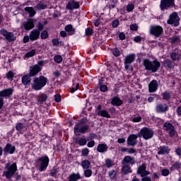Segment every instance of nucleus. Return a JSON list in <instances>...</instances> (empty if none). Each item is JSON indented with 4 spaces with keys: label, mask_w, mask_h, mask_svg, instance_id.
<instances>
[{
    "label": "nucleus",
    "mask_w": 181,
    "mask_h": 181,
    "mask_svg": "<svg viewBox=\"0 0 181 181\" xmlns=\"http://www.w3.org/2000/svg\"><path fill=\"white\" fill-rule=\"evenodd\" d=\"M46 84H47V78L44 76H40L39 77L34 78L31 87L35 91H40Z\"/></svg>",
    "instance_id": "1"
},
{
    "label": "nucleus",
    "mask_w": 181,
    "mask_h": 181,
    "mask_svg": "<svg viewBox=\"0 0 181 181\" xmlns=\"http://www.w3.org/2000/svg\"><path fill=\"white\" fill-rule=\"evenodd\" d=\"M17 170H18V165H16V163H13V164L8 163L6 164V166L4 168V170L3 172V176L8 179V180H11V179L13 177V175H15V173H16Z\"/></svg>",
    "instance_id": "2"
},
{
    "label": "nucleus",
    "mask_w": 181,
    "mask_h": 181,
    "mask_svg": "<svg viewBox=\"0 0 181 181\" xmlns=\"http://www.w3.org/2000/svg\"><path fill=\"white\" fill-rule=\"evenodd\" d=\"M144 66L146 70L152 71V73H156L159 70V67H160V62L158 60L151 61L149 59H144Z\"/></svg>",
    "instance_id": "3"
},
{
    "label": "nucleus",
    "mask_w": 181,
    "mask_h": 181,
    "mask_svg": "<svg viewBox=\"0 0 181 181\" xmlns=\"http://www.w3.org/2000/svg\"><path fill=\"white\" fill-rule=\"evenodd\" d=\"M83 121H84V119H83L80 122L76 123L74 127V132L76 136L80 135V134H86L90 128L88 125L84 124Z\"/></svg>",
    "instance_id": "4"
},
{
    "label": "nucleus",
    "mask_w": 181,
    "mask_h": 181,
    "mask_svg": "<svg viewBox=\"0 0 181 181\" xmlns=\"http://www.w3.org/2000/svg\"><path fill=\"white\" fill-rule=\"evenodd\" d=\"M49 157L47 156H42L37 160V168L39 172H43L46 170L47 166H49Z\"/></svg>",
    "instance_id": "5"
},
{
    "label": "nucleus",
    "mask_w": 181,
    "mask_h": 181,
    "mask_svg": "<svg viewBox=\"0 0 181 181\" xmlns=\"http://www.w3.org/2000/svg\"><path fill=\"white\" fill-rule=\"evenodd\" d=\"M153 130L148 127H143L141 129L140 132L139 133V136H142L144 139L148 141V139H151L153 138Z\"/></svg>",
    "instance_id": "6"
},
{
    "label": "nucleus",
    "mask_w": 181,
    "mask_h": 181,
    "mask_svg": "<svg viewBox=\"0 0 181 181\" xmlns=\"http://www.w3.org/2000/svg\"><path fill=\"white\" fill-rule=\"evenodd\" d=\"M163 127L164 131H165V132L168 134L171 138L176 135V129H175V126H173L172 123L167 122L164 123Z\"/></svg>",
    "instance_id": "7"
},
{
    "label": "nucleus",
    "mask_w": 181,
    "mask_h": 181,
    "mask_svg": "<svg viewBox=\"0 0 181 181\" xmlns=\"http://www.w3.org/2000/svg\"><path fill=\"white\" fill-rule=\"evenodd\" d=\"M163 33V28L160 25H151L150 34L156 37H159Z\"/></svg>",
    "instance_id": "8"
},
{
    "label": "nucleus",
    "mask_w": 181,
    "mask_h": 181,
    "mask_svg": "<svg viewBox=\"0 0 181 181\" xmlns=\"http://www.w3.org/2000/svg\"><path fill=\"white\" fill-rule=\"evenodd\" d=\"M175 5V0H161L160 8L161 11H166Z\"/></svg>",
    "instance_id": "9"
},
{
    "label": "nucleus",
    "mask_w": 181,
    "mask_h": 181,
    "mask_svg": "<svg viewBox=\"0 0 181 181\" xmlns=\"http://www.w3.org/2000/svg\"><path fill=\"white\" fill-rule=\"evenodd\" d=\"M180 19L177 16V13H173L170 15V18L168 21V25H173V26H179V22Z\"/></svg>",
    "instance_id": "10"
},
{
    "label": "nucleus",
    "mask_w": 181,
    "mask_h": 181,
    "mask_svg": "<svg viewBox=\"0 0 181 181\" xmlns=\"http://www.w3.org/2000/svg\"><path fill=\"white\" fill-rule=\"evenodd\" d=\"M78 8H80V1L76 0H70L66 6V9L70 11V12L74 11V9H78Z\"/></svg>",
    "instance_id": "11"
},
{
    "label": "nucleus",
    "mask_w": 181,
    "mask_h": 181,
    "mask_svg": "<svg viewBox=\"0 0 181 181\" xmlns=\"http://www.w3.org/2000/svg\"><path fill=\"white\" fill-rule=\"evenodd\" d=\"M136 57V56L135 54H129V55L126 56L124 59V67L126 70H128V69H129L130 64L135 62Z\"/></svg>",
    "instance_id": "12"
},
{
    "label": "nucleus",
    "mask_w": 181,
    "mask_h": 181,
    "mask_svg": "<svg viewBox=\"0 0 181 181\" xmlns=\"http://www.w3.org/2000/svg\"><path fill=\"white\" fill-rule=\"evenodd\" d=\"M0 33H1L2 36L5 37L8 42H13L15 39V35L13 33L8 32V30H5L4 28L0 30Z\"/></svg>",
    "instance_id": "13"
},
{
    "label": "nucleus",
    "mask_w": 181,
    "mask_h": 181,
    "mask_svg": "<svg viewBox=\"0 0 181 181\" xmlns=\"http://www.w3.org/2000/svg\"><path fill=\"white\" fill-rule=\"evenodd\" d=\"M156 111L158 114H163V112L169 111V106L166 103H158L156 106Z\"/></svg>",
    "instance_id": "14"
},
{
    "label": "nucleus",
    "mask_w": 181,
    "mask_h": 181,
    "mask_svg": "<svg viewBox=\"0 0 181 181\" xmlns=\"http://www.w3.org/2000/svg\"><path fill=\"white\" fill-rule=\"evenodd\" d=\"M136 163V160L135 158L132 157L130 156H126L123 158L122 161V165H131V166H134Z\"/></svg>",
    "instance_id": "15"
},
{
    "label": "nucleus",
    "mask_w": 181,
    "mask_h": 181,
    "mask_svg": "<svg viewBox=\"0 0 181 181\" xmlns=\"http://www.w3.org/2000/svg\"><path fill=\"white\" fill-rule=\"evenodd\" d=\"M138 136H139V134H131L127 138V145L129 146H135L136 144H138Z\"/></svg>",
    "instance_id": "16"
},
{
    "label": "nucleus",
    "mask_w": 181,
    "mask_h": 181,
    "mask_svg": "<svg viewBox=\"0 0 181 181\" xmlns=\"http://www.w3.org/2000/svg\"><path fill=\"white\" fill-rule=\"evenodd\" d=\"M15 151H16V147H15V146H12L11 144H7L4 148V155H13Z\"/></svg>",
    "instance_id": "17"
},
{
    "label": "nucleus",
    "mask_w": 181,
    "mask_h": 181,
    "mask_svg": "<svg viewBox=\"0 0 181 181\" xmlns=\"http://www.w3.org/2000/svg\"><path fill=\"white\" fill-rule=\"evenodd\" d=\"M137 173L141 175V177H144L148 176L151 173L146 170V164H142L138 168Z\"/></svg>",
    "instance_id": "18"
},
{
    "label": "nucleus",
    "mask_w": 181,
    "mask_h": 181,
    "mask_svg": "<svg viewBox=\"0 0 181 181\" xmlns=\"http://www.w3.org/2000/svg\"><path fill=\"white\" fill-rule=\"evenodd\" d=\"M41 71L42 68L40 65L36 64L30 66L29 76L30 77H35V76H36V74H37Z\"/></svg>",
    "instance_id": "19"
},
{
    "label": "nucleus",
    "mask_w": 181,
    "mask_h": 181,
    "mask_svg": "<svg viewBox=\"0 0 181 181\" xmlns=\"http://www.w3.org/2000/svg\"><path fill=\"white\" fill-rule=\"evenodd\" d=\"M13 94V88H9L7 89H4L0 91V98H6L8 97H11Z\"/></svg>",
    "instance_id": "20"
},
{
    "label": "nucleus",
    "mask_w": 181,
    "mask_h": 181,
    "mask_svg": "<svg viewBox=\"0 0 181 181\" xmlns=\"http://www.w3.org/2000/svg\"><path fill=\"white\" fill-rule=\"evenodd\" d=\"M23 26L25 30H30V29H33V28H35V21L30 18L23 23Z\"/></svg>",
    "instance_id": "21"
},
{
    "label": "nucleus",
    "mask_w": 181,
    "mask_h": 181,
    "mask_svg": "<svg viewBox=\"0 0 181 181\" xmlns=\"http://www.w3.org/2000/svg\"><path fill=\"white\" fill-rule=\"evenodd\" d=\"M158 81L156 80H153L148 84V91L149 93H155L158 90Z\"/></svg>",
    "instance_id": "22"
},
{
    "label": "nucleus",
    "mask_w": 181,
    "mask_h": 181,
    "mask_svg": "<svg viewBox=\"0 0 181 181\" xmlns=\"http://www.w3.org/2000/svg\"><path fill=\"white\" fill-rule=\"evenodd\" d=\"M30 40L33 42L35 40H37L39 39V36H40V31L37 30H33L30 33Z\"/></svg>",
    "instance_id": "23"
},
{
    "label": "nucleus",
    "mask_w": 181,
    "mask_h": 181,
    "mask_svg": "<svg viewBox=\"0 0 181 181\" xmlns=\"http://www.w3.org/2000/svg\"><path fill=\"white\" fill-rule=\"evenodd\" d=\"M170 152L169 147L165 146H161L158 148V155H166Z\"/></svg>",
    "instance_id": "24"
},
{
    "label": "nucleus",
    "mask_w": 181,
    "mask_h": 181,
    "mask_svg": "<svg viewBox=\"0 0 181 181\" xmlns=\"http://www.w3.org/2000/svg\"><path fill=\"white\" fill-rule=\"evenodd\" d=\"M97 151L100 152V153H105V152L108 151V146L105 143L100 144L97 147Z\"/></svg>",
    "instance_id": "25"
},
{
    "label": "nucleus",
    "mask_w": 181,
    "mask_h": 181,
    "mask_svg": "<svg viewBox=\"0 0 181 181\" xmlns=\"http://www.w3.org/2000/svg\"><path fill=\"white\" fill-rule=\"evenodd\" d=\"M80 179H81V175H80V173H73L68 177L69 181H77V180H80Z\"/></svg>",
    "instance_id": "26"
},
{
    "label": "nucleus",
    "mask_w": 181,
    "mask_h": 181,
    "mask_svg": "<svg viewBox=\"0 0 181 181\" xmlns=\"http://www.w3.org/2000/svg\"><path fill=\"white\" fill-rule=\"evenodd\" d=\"M30 75H24L22 78H21V81L22 83L23 84V86H25V87L28 86H30Z\"/></svg>",
    "instance_id": "27"
},
{
    "label": "nucleus",
    "mask_w": 181,
    "mask_h": 181,
    "mask_svg": "<svg viewBox=\"0 0 181 181\" xmlns=\"http://www.w3.org/2000/svg\"><path fill=\"white\" fill-rule=\"evenodd\" d=\"M122 171L124 175L132 173V169H131L129 164H122Z\"/></svg>",
    "instance_id": "28"
},
{
    "label": "nucleus",
    "mask_w": 181,
    "mask_h": 181,
    "mask_svg": "<svg viewBox=\"0 0 181 181\" xmlns=\"http://www.w3.org/2000/svg\"><path fill=\"white\" fill-rule=\"evenodd\" d=\"M65 30L67 32L68 35L70 36L74 35L76 33V28H73L71 24H69L65 27Z\"/></svg>",
    "instance_id": "29"
},
{
    "label": "nucleus",
    "mask_w": 181,
    "mask_h": 181,
    "mask_svg": "<svg viewBox=\"0 0 181 181\" xmlns=\"http://www.w3.org/2000/svg\"><path fill=\"white\" fill-rule=\"evenodd\" d=\"M16 129L18 132L23 134V132H25V131L26 130V127L25 126V124H22V122H19L16 124Z\"/></svg>",
    "instance_id": "30"
},
{
    "label": "nucleus",
    "mask_w": 181,
    "mask_h": 181,
    "mask_svg": "<svg viewBox=\"0 0 181 181\" xmlns=\"http://www.w3.org/2000/svg\"><path fill=\"white\" fill-rule=\"evenodd\" d=\"M112 105H116V107H119V105H122V100L119 99V97H114L111 101Z\"/></svg>",
    "instance_id": "31"
},
{
    "label": "nucleus",
    "mask_w": 181,
    "mask_h": 181,
    "mask_svg": "<svg viewBox=\"0 0 181 181\" xmlns=\"http://www.w3.org/2000/svg\"><path fill=\"white\" fill-rule=\"evenodd\" d=\"M97 114L100 117H103L104 118H111V116L110 115V113H108V111L107 110H99L97 111Z\"/></svg>",
    "instance_id": "32"
},
{
    "label": "nucleus",
    "mask_w": 181,
    "mask_h": 181,
    "mask_svg": "<svg viewBox=\"0 0 181 181\" xmlns=\"http://www.w3.org/2000/svg\"><path fill=\"white\" fill-rule=\"evenodd\" d=\"M24 11L29 13V16L30 18H33V16H35V15H36V11H35V8H33V7H25L24 8Z\"/></svg>",
    "instance_id": "33"
},
{
    "label": "nucleus",
    "mask_w": 181,
    "mask_h": 181,
    "mask_svg": "<svg viewBox=\"0 0 181 181\" xmlns=\"http://www.w3.org/2000/svg\"><path fill=\"white\" fill-rule=\"evenodd\" d=\"M163 100H165V101H168V100H170V98L172 97V93L169 91H165L162 93Z\"/></svg>",
    "instance_id": "34"
},
{
    "label": "nucleus",
    "mask_w": 181,
    "mask_h": 181,
    "mask_svg": "<svg viewBox=\"0 0 181 181\" xmlns=\"http://www.w3.org/2000/svg\"><path fill=\"white\" fill-rule=\"evenodd\" d=\"M76 144H79V146H85L87 145V139L84 138H80L76 140Z\"/></svg>",
    "instance_id": "35"
},
{
    "label": "nucleus",
    "mask_w": 181,
    "mask_h": 181,
    "mask_svg": "<svg viewBox=\"0 0 181 181\" xmlns=\"http://www.w3.org/2000/svg\"><path fill=\"white\" fill-rule=\"evenodd\" d=\"M81 166H82L83 169H88V168H90V166H91V163H90V161H88V160H85L81 162Z\"/></svg>",
    "instance_id": "36"
},
{
    "label": "nucleus",
    "mask_w": 181,
    "mask_h": 181,
    "mask_svg": "<svg viewBox=\"0 0 181 181\" xmlns=\"http://www.w3.org/2000/svg\"><path fill=\"white\" fill-rule=\"evenodd\" d=\"M170 57L172 60H173L174 62H176V60H179L180 59V54L177 52H172L170 54Z\"/></svg>",
    "instance_id": "37"
},
{
    "label": "nucleus",
    "mask_w": 181,
    "mask_h": 181,
    "mask_svg": "<svg viewBox=\"0 0 181 181\" xmlns=\"http://www.w3.org/2000/svg\"><path fill=\"white\" fill-rule=\"evenodd\" d=\"M108 175H109V177L112 179V180H117V171L115 170L110 171Z\"/></svg>",
    "instance_id": "38"
},
{
    "label": "nucleus",
    "mask_w": 181,
    "mask_h": 181,
    "mask_svg": "<svg viewBox=\"0 0 181 181\" xmlns=\"http://www.w3.org/2000/svg\"><path fill=\"white\" fill-rule=\"evenodd\" d=\"M36 54V49H32L31 51L28 52L25 54V57H26L27 59H29V57H33V56Z\"/></svg>",
    "instance_id": "39"
},
{
    "label": "nucleus",
    "mask_w": 181,
    "mask_h": 181,
    "mask_svg": "<svg viewBox=\"0 0 181 181\" xmlns=\"http://www.w3.org/2000/svg\"><path fill=\"white\" fill-rule=\"evenodd\" d=\"M54 61L55 63H57V64H60V63L63 62V57H62L60 55H55L54 57Z\"/></svg>",
    "instance_id": "40"
},
{
    "label": "nucleus",
    "mask_w": 181,
    "mask_h": 181,
    "mask_svg": "<svg viewBox=\"0 0 181 181\" xmlns=\"http://www.w3.org/2000/svg\"><path fill=\"white\" fill-rule=\"evenodd\" d=\"M13 77H15V73H13V71H9L6 74V78H8V80H10L11 81H12V80H13Z\"/></svg>",
    "instance_id": "41"
},
{
    "label": "nucleus",
    "mask_w": 181,
    "mask_h": 181,
    "mask_svg": "<svg viewBox=\"0 0 181 181\" xmlns=\"http://www.w3.org/2000/svg\"><path fill=\"white\" fill-rule=\"evenodd\" d=\"M99 84H100V91H102L103 93H105V91H107L108 90V87H107V86L105 85H102L103 84V81H99Z\"/></svg>",
    "instance_id": "42"
},
{
    "label": "nucleus",
    "mask_w": 181,
    "mask_h": 181,
    "mask_svg": "<svg viewBox=\"0 0 181 181\" xmlns=\"http://www.w3.org/2000/svg\"><path fill=\"white\" fill-rule=\"evenodd\" d=\"M36 9H38V11H42L43 9H46L47 8V6L43 3H40L35 6Z\"/></svg>",
    "instance_id": "43"
},
{
    "label": "nucleus",
    "mask_w": 181,
    "mask_h": 181,
    "mask_svg": "<svg viewBox=\"0 0 181 181\" xmlns=\"http://www.w3.org/2000/svg\"><path fill=\"white\" fill-rule=\"evenodd\" d=\"M105 166L110 169V168H112L114 166V163L111 159H106L105 160Z\"/></svg>",
    "instance_id": "44"
},
{
    "label": "nucleus",
    "mask_w": 181,
    "mask_h": 181,
    "mask_svg": "<svg viewBox=\"0 0 181 181\" xmlns=\"http://www.w3.org/2000/svg\"><path fill=\"white\" fill-rule=\"evenodd\" d=\"M47 100V96L45 94H42L39 96L38 103H45Z\"/></svg>",
    "instance_id": "45"
},
{
    "label": "nucleus",
    "mask_w": 181,
    "mask_h": 181,
    "mask_svg": "<svg viewBox=\"0 0 181 181\" xmlns=\"http://www.w3.org/2000/svg\"><path fill=\"white\" fill-rule=\"evenodd\" d=\"M84 175L86 177H91V175H93V171L88 168L84 171Z\"/></svg>",
    "instance_id": "46"
},
{
    "label": "nucleus",
    "mask_w": 181,
    "mask_h": 181,
    "mask_svg": "<svg viewBox=\"0 0 181 181\" xmlns=\"http://www.w3.org/2000/svg\"><path fill=\"white\" fill-rule=\"evenodd\" d=\"M112 54L115 55V57H118L119 56H121V52L118 48H115L113 49Z\"/></svg>",
    "instance_id": "47"
},
{
    "label": "nucleus",
    "mask_w": 181,
    "mask_h": 181,
    "mask_svg": "<svg viewBox=\"0 0 181 181\" xmlns=\"http://www.w3.org/2000/svg\"><path fill=\"white\" fill-rule=\"evenodd\" d=\"M170 173V171H169V170L168 169H163L161 170V174L163 176H169V174Z\"/></svg>",
    "instance_id": "48"
},
{
    "label": "nucleus",
    "mask_w": 181,
    "mask_h": 181,
    "mask_svg": "<svg viewBox=\"0 0 181 181\" xmlns=\"http://www.w3.org/2000/svg\"><path fill=\"white\" fill-rule=\"evenodd\" d=\"M88 153H90V150L87 148H83L81 152L82 156H88Z\"/></svg>",
    "instance_id": "49"
},
{
    "label": "nucleus",
    "mask_w": 181,
    "mask_h": 181,
    "mask_svg": "<svg viewBox=\"0 0 181 181\" xmlns=\"http://www.w3.org/2000/svg\"><path fill=\"white\" fill-rule=\"evenodd\" d=\"M41 37L42 39H47L49 37V33L47 31L44 30L41 33Z\"/></svg>",
    "instance_id": "50"
},
{
    "label": "nucleus",
    "mask_w": 181,
    "mask_h": 181,
    "mask_svg": "<svg viewBox=\"0 0 181 181\" xmlns=\"http://www.w3.org/2000/svg\"><path fill=\"white\" fill-rule=\"evenodd\" d=\"M141 120L142 117H141L140 116L136 117L131 119L132 122H141Z\"/></svg>",
    "instance_id": "51"
},
{
    "label": "nucleus",
    "mask_w": 181,
    "mask_h": 181,
    "mask_svg": "<svg viewBox=\"0 0 181 181\" xmlns=\"http://www.w3.org/2000/svg\"><path fill=\"white\" fill-rule=\"evenodd\" d=\"M180 39L177 36H174L171 38L172 43H179Z\"/></svg>",
    "instance_id": "52"
},
{
    "label": "nucleus",
    "mask_w": 181,
    "mask_h": 181,
    "mask_svg": "<svg viewBox=\"0 0 181 181\" xmlns=\"http://www.w3.org/2000/svg\"><path fill=\"white\" fill-rule=\"evenodd\" d=\"M85 32L87 36H91V35H93V29H91L90 28H86Z\"/></svg>",
    "instance_id": "53"
},
{
    "label": "nucleus",
    "mask_w": 181,
    "mask_h": 181,
    "mask_svg": "<svg viewBox=\"0 0 181 181\" xmlns=\"http://www.w3.org/2000/svg\"><path fill=\"white\" fill-rule=\"evenodd\" d=\"M134 4H128L127 6V12H132L134 11Z\"/></svg>",
    "instance_id": "54"
},
{
    "label": "nucleus",
    "mask_w": 181,
    "mask_h": 181,
    "mask_svg": "<svg viewBox=\"0 0 181 181\" xmlns=\"http://www.w3.org/2000/svg\"><path fill=\"white\" fill-rule=\"evenodd\" d=\"M54 101L56 103H60L62 101V96L59 94L54 95Z\"/></svg>",
    "instance_id": "55"
},
{
    "label": "nucleus",
    "mask_w": 181,
    "mask_h": 181,
    "mask_svg": "<svg viewBox=\"0 0 181 181\" xmlns=\"http://www.w3.org/2000/svg\"><path fill=\"white\" fill-rule=\"evenodd\" d=\"M95 145V141H94V140L90 141L87 144L88 148H94Z\"/></svg>",
    "instance_id": "56"
},
{
    "label": "nucleus",
    "mask_w": 181,
    "mask_h": 181,
    "mask_svg": "<svg viewBox=\"0 0 181 181\" xmlns=\"http://www.w3.org/2000/svg\"><path fill=\"white\" fill-rule=\"evenodd\" d=\"M57 173H59V170H57L56 168H53L50 172L51 176H56Z\"/></svg>",
    "instance_id": "57"
},
{
    "label": "nucleus",
    "mask_w": 181,
    "mask_h": 181,
    "mask_svg": "<svg viewBox=\"0 0 181 181\" xmlns=\"http://www.w3.org/2000/svg\"><path fill=\"white\" fill-rule=\"evenodd\" d=\"M119 25V21L118 20H115L112 23V25L113 28H117Z\"/></svg>",
    "instance_id": "58"
},
{
    "label": "nucleus",
    "mask_w": 181,
    "mask_h": 181,
    "mask_svg": "<svg viewBox=\"0 0 181 181\" xmlns=\"http://www.w3.org/2000/svg\"><path fill=\"white\" fill-rule=\"evenodd\" d=\"M130 30H138V25L136 24L130 25Z\"/></svg>",
    "instance_id": "59"
},
{
    "label": "nucleus",
    "mask_w": 181,
    "mask_h": 181,
    "mask_svg": "<svg viewBox=\"0 0 181 181\" xmlns=\"http://www.w3.org/2000/svg\"><path fill=\"white\" fill-rule=\"evenodd\" d=\"M45 28V25H43V23L39 22L38 23V31L40 32L42 30Z\"/></svg>",
    "instance_id": "60"
},
{
    "label": "nucleus",
    "mask_w": 181,
    "mask_h": 181,
    "mask_svg": "<svg viewBox=\"0 0 181 181\" xmlns=\"http://www.w3.org/2000/svg\"><path fill=\"white\" fill-rule=\"evenodd\" d=\"M136 153V149L134 148H129L128 150V153H129V155H132L133 153Z\"/></svg>",
    "instance_id": "61"
},
{
    "label": "nucleus",
    "mask_w": 181,
    "mask_h": 181,
    "mask_svg": "<svg viewBox=\"0 0 181 181\" xmlns=\"http://www.w3.org/2000/svg\"><path fill=\"white\" fill-rule=\"evenodd\" d=\"M78 87H79V84L78 83H77L75 88L74 87L71 88V93H74L75 91H77V90H78Z\"/></svg>",
    "instance_id": "62"
},
{
    "label": "nucleus",
    "mask_w": 181,
    "mask_h": 181,
    "mask_svg": "<svg viewBox=\"0 0 181 181\" xmlns=\"http://www.w3.org/2000/svg\"><path fill=\"white\" fill-rule=\"evenodd\" d=\"M141 181H152V178L146 175L142 177Z\"/></svg>",
    "instance_id": "63"
},
{
    "label": "nucleus",
    "mask_w": 181,
    "mask_h": 181,
    "mask_svg": "<svg viewBox=\"0 0 181 181\" xmlns=\"http://www.w3.org/2000/svg\"><path fill=\"white\" fill-rule=\"evenodd\" d=\"M119 37L120 40H125V33H120L119 35Z\"/></svg>",
    "instance_id": "64"
}]
</instances>
